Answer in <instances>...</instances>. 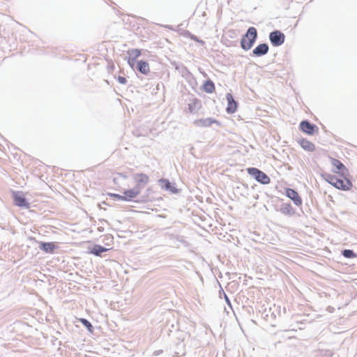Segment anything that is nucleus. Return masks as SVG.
I'll return each instance as SVG.
<instances>
[{"instance_id":"7c9ffc66","label":"nucleus","mask_w":357,"mask_h":357,"mask_svg":"<svg viewBox=\"0 0 357 357\" xmlns=\"http://www.w3.org/2000/svg\"><path fill=\"white\" fill-rule=\"evenodd\" d=\"M107 67H112V68H114V64L110 65V64L107 63Z\"/></svg>"},{"instance_id":"2eb2a0df","label":"nucleus","mask_w":357,"mask_h":357,"mask_svg":"<svg viewBox=\"0 0 357 357\" xmlns=\"http://www.w3.org/2000/svg\"><path fill=\"white\" fill-rule=\"evenodd\" d=\"M159 183L162 188H165L167 190H169L172 192H176V189L175 187L172 186L169 181L165 178H161L159 180Z\"/></svg>"},{"instance_id":"20e7f679","label":"nucleus","mask_w":357,"mask_h":357,"mask_svg":"<svg viewBox=\"0 0 357 357\" xmlns=\"http://www.w3.org/2000/svg\"><path fill=\"white\" fill-rule=\"evenodd\" d=\"M268 38L273 47H279L284 43L285 35L280 30H273L269 33Z\"/></svg>"},{"instance_id":"412c9836","label":"nucleus","mask_w":357,"mask_h":357,"mask_svg":"<svg viewBox=\"0 0 357 357\" xmlns=\"http://www.w3.org/2000/svg\"><path fill=\"white\" fill-rule=\"evenodd\" d=\"M342 255L346 258H353L356 257V254L351 250H344Z\"/></svg>"},{"instance_id":"a211bd4d","label":"nucleus","mask_w":357,"mask_h":357,"mask_svg":"<svg viewBox=\"0 0 357 357\" xmlns=\"http://www.w3.org/2000/svg\"><path fill=\"white\" fill-rule=\"evenodd\" d=\"M332 165L333 167L336 169L335 170H334L335 172H338L340 169L344 168V165L337 159H332Z\"/></svg>"},{"instance_id":"cd10ccee","label":"nucleus","mask_w":357,"mask_h":357,"mask_svg":"<svg viewBox=\"0 0 357 357\" xmlns=\"http://www.w3.org/2000/svg\"><path fill=\"white\" fill-rule=\"evenodd\" d=\"M196 42L200 44L201 45H205V42L203 40L200 39L199 38L197 39Z\"/></svg>"},{"instance_id":"f3484780","label":"nucleus","mask_w":357,"mask_h":357,"mask_svg":"<svg viewBox=\"0 0 357 357\" xmlns=\"http://www.w3.org/2000/svg\"><path fill=\"white\" fill-rule=\"evenodd\" d=\"M105 251H107V249H106V248H103V247H102V246H100V245H95V246L92 248V250H91V252L92 254H94V255H97V256H100V255H101L102 252H105Z\"/></svg>"},{"instance_id":"9d476101","label":"nucleus","mask_w":357,"mask_h":357,"mask_svg":"<svg viewBox=\"0 0 357 357\" xmlns=\"http://www.w3.org/2000/svg\"><path fill=\"white\" fill-rule=\"evenodd\" d=\"M226 98L228 102V105L226 111L229 114H233L236 111L237 102L234 100V98L231 93L226 95Z\"/></svg>"},{"instance_id":"f03ea898","label":"nucleus","mask_w":357,"mask_h":357,"mask_svg":"<svg viewBox=\"0 0 357 357\" xmlns=\"http://www.w3.org/2000/svg\"><path fill=\"white\" fill-rule=\"evenodd\" d=\"M258 38L257 30L254 26H250L242 36L240 41L241 47L245 50H250L255 45Z\"/></svg>"},{"instance_id":"2f4dec72","label":"nucleus","mask_w":357,"mask_h":357,"mask_svg":"<svg viewBox=\"0 0 357 357\" xmlns=\"http://www.w3.org/2000/svg\"><path fill=\"white\" fill-rule=\"evenodd\" d=\"M87 67H88V68H90V67H91V64H90V63H88V64H87Z\"/></svg>"},{"instance_id":"b1692460","label":"nucleus","mask_w":357,"mask_h":357,"mask_svg":"<svg viewBox=\"0 0 357 357\" xmlns=\"http://www.w3.org/2000/svg\"><path fill=\"white\" fill-rule=\"evenodd\" d=\"M111 196L113 197L117 198L118 199H120V200L128 201V199L127 197H126V195L123 196V195H117V194H112Z\"/></svg>"},{"instance_id":"423d86ee","label":"nucleus","mask_w":357,"mask_h":357,"mask_svg":"<svg viewBox=\"0 0 357 357\" xmlns=\"http://www.w3.org/2000/svg\"><path fill=\"white\" fill-rule=\"evenodd\" d=\"M216 124L217 126H220V123L213 119V118H205V119H199L194 121L193 124L196 127L199 128H206L211 126L212 124Z\"/></svg>"},{"instance_id":"dca6fc26","label":"nucleus","mask_w":357,"mask_h":357,"mask_svg":"<svg viewBox=\"0 0 357 357\" xmlns=\"http://www.w3.org/2000/svg\"><path fill=\"white\" fill-rule=\"evenodd\" d=\"M301 147L308 151H312L314 149V145L310 141L303 139L299 142Z\"/></svg>"},{"instance_id":"aec40b11","label":"nucleus","mask_w":357,"mask_h":357,"mask_svg":"<svg viewBox=\"0 0 357 357\" xmlns=\"http://www.w3.org/2000/svg\"><path fill=\"white\" fill-rule=\"evenodd\" d=\"M183 36L186 37V38H188L194 41H197V39L199 38V37H197V36L194 35L193 33H192L190 31H189L188 30H185L184 31L183 33Z\"/></svg>"},{"instance_id":"393cba45","label":"nucleus","mask_w":357,"mask_h":357,"mask_svg":"<svg viewBox=\"0 0 357 357\" xmlns=\"http://www.w3.org/2000/svg\"><path fill=\"white\" fill-rule=\"evenodd\" d=\"M141 73L147 75L150 72V68H137Z\"/></svg>"},{"instance_id":"6ab92c4d","label":"nucleus","mask_w":357,"mask_h":357,"mask_svg":"<svg viewBox=\"0 0 357 357\" xmlns=\"http://www.w3.org/2000/svg\"><path fill=\"white\" fill-rule=\"evenodd\" d=\"M204 89L206 92L212 93L215 89V86L211 81H207L204 85Z\"/></svg>"},{"instance_id":"c756f323","label":"nucleus","mask_w":357,"mask_h":357,"mask_svg":"<svg viewBox=\"0 0 357 357\" xmlns=\"http://www.w3.org/2000/svg\"><path fill=\"white\" fill-rule=\"evenodd\" d=\"M165 27L169 29L173 30L172 26H170V25H167V26H165Z\"/></svg>"},{"instance_id":"4be33fe9","label":"nucleus","mask_w":357,"mask_h":357,"mask_svg":"<svg viewBox=\"0 0 357 357\" xmlns=\"http://www.w3.org/2000/svg\"><path fill=\"white\" fill-rule=\"evenodd\" d=\"M198 104H199V101L198 100H193L192 102H191V103H190L188 105L189 110L191 112H194L196 110Z\"/></svg>"},{"instance_id":"39448f33","label":"nucleus","mask_w":357,"mask_h":357,"mask_svg":"<svg viewBox=\"0 0 357 357\" xmlns=\"http://www.w3.org/2000/svg\"><path fill=\"white\" fill-rule=\"evenodd\" d=\"M250 174H252L255 176V179L263 183L267 184L270 183V178L263 172L259 170L257 168H249L248 169Z\"/></svg>"},{"instance_id":"473e14b6","label":"nucleus","mask_w":357,"mask_h":357,"mask_svg":"<svg viewBox=\"0 0 357 357\" xmlns=\"http://www.w3.org/2000/svg\"><path fill=\"white\" fill-rule=\"evenodd\" d=\"M226 300H227V301L229 303V299H228V298H227V297H226Z\"/></svg>"},{"instance_id":"f8f14e48","label":"nucleus","mask_w":357,"mask_h":357,"mask_svg":"<svg viewBox=\"0 0 357 357\" xmlns=\"http://www.w3.org/2000/svg\"><path fill=\"white\" fill-rule=\"evenodd\" d=\"M300 128L303 132L308 135H312L315 128V126L311 124L307 121H303L300 124Z\"/></svg>"},{"instance_id":"1a4fd4ad","label":"nucleus","mask_w":357,"mask_h":357,"mask_svg":"<svg viewBox=\"0 0 357 357\" xmlns=\"http://www.w3.org/2000/svg\"><path fill=\"white\" fill-rule=\"evenodd\" d=\"M13 198L15 204L21 207H29V204L25 199V198L23 197L22 194L19 192H13Z\"/></svg>"},{"instance_id":"a878e982","label":"nucleus","mask_w":357,"mask_h":357,"mask_svg":"<svg viewBox=\"0 0 357 357\" xmlns=\"http://www.w3.org/2000/svg\"><path fill=\"white\" fill-rule=\"evenodd\" d=\"M118 81L119 83L125 84L126 83V78L122 76H119Z\"/></svg>"},{"instance_id":"5701e85b","label":"nucleus","mask_w":357,"mask_h":357,"mask_svg":"<svg viewBox=\"0 0 357 357\" xmlns=\"http://www.w3.org/2000/svg\"><path fill=\"white\" fill-rule=\"evenodd\" d=\"M80 321L83 324V325L88 328L89 331H91L93 326L88 320L85 319H81Z\"/></svg>"},{"instance_id":"6e6552de","label":"nucleus","mask_w":357,"mask_h":357,"mask_svg":"<svg viewBox=\"0 0 357 357\" xmlns=\"http://www.w3.org/2000/svg\"><path fill=\"white\" fill-rule=\"evenodd\" d=\"M134 180L136 182V185L141 191L148 183L149 178L145 174H136L134 175Z\"/></svg>"},{"instance_id":"ddd939ff","label":"nucleus","mask_w":357,"mask_h":357,"mask_svg":"<svg viewBox=\"0 0 357 357\" xmlns=\"http://www.w3.org/2000/svg\"><path fill=\"white\" fill-rule=\"evenodd\" d=\"M39 248L47 253H53L56 248V245L54 243L40 242L39 243Z\"/></svg>"},{"instance_id":"0eeeda50","label":"nucleus","mask_w":357,"mask_h":357,"mask_svg":"<svg viewBox=\"0 0 357 357\" xmlns=\"http://www.w3.org/2000/svg\"><path fill=\"white\" fill-rule=\"evenodd\" d=\"M268 43H260L252 50L251 55L257 57L263 56L268 52Z\"/></svg>"},{"instance_id":"7ed1b4c3","label":"nucleus","mask_w":357,"mask_h":357,"mask_svg":"<svg viewBox=\"0 0 357 357\" xmlns=\"http://www.w3.org/2000/svg\"><path fill=\"white\" fill-rule=\"evenodd\" d=\"M324 178L327 182H328L330 184H331L337 189H341L344 190L349 189L347 185H349L350 183L348 180L344 181V180L337 178L335 176L331 174L325 175Z\"/></svg>"},{"instance_id":"4468645a","label":"nucleus","mask_w":357,"mask_h":357,"mask_svg":"<svg viewBox=\"0 0 357 357\" xmlns=\"http://www.w3.org/2000/svg\"><path fill=\"white\" fill-rule=\"evenodd\" d=\"M140 192L141 190L135 186L132 189L125 190L124 195L128 197V200H130L132 198L137 197Z\"/></svg>"},{"instance_id":"f257e3e1","label":"nucleus","mask_w":357,"mask_h":357,"mask_svg":"<svg viewBox=\"0 0 357 357\" xmlns=\"http://www.w3.org/2000/svg\"><path fill=\"white\" fill-rule=\"evenodd\" d=\"M127 61L130 67H149V60L141 59V56L149 55V52L144 49H131L127 52Z\"/></svg>"},{"instance_id":"bb28decb","label":"nucleus","mask_w":357,"mask_h":357,"mask_svg":"<svg viewBox=\"0 0 357 357\" xmlns=\"http://www.w3.org/2000/svg\"><path fill=\"white\" fill-rule=\"evenodd\" d=\"M153 56H155L152 55L149 53V55L141 56L140 59H144V60H149L150 57H153Z\"/></svg>"},{"instance_id":"9b49d317","label":"nucleus","mask_w":357,"mask_h":357,"mask_svg":"<svg viewBox=\"0 0 357 357\" xmlns=\"http://www.w3.org/2000/svg\"><path fill=\"white\" fill-rule=\"evenodd\" d=\"M287 196L291 199V200L294 201V204L296 205V206H299L302 203V201H301V199L300 198L298 192L296 191H295L293 189H287Z\"/></svg>"},{"instance_id":"c85d7f7f","label":"nucleus","mask_w":357,"mask_h":357,"mask_svg":"<svg viewBox=\"0 0 357 357\" xmlns=\"http://www.w3.org/2000/svg\"><path fill=\"white\" fill-rule=\"evenodd\" d=\"M75 61H77V60H76ZM77 62H79V63H85V62H86V60H81V59H79V60L77 61Z\"/></svg>"}]
</instances>
